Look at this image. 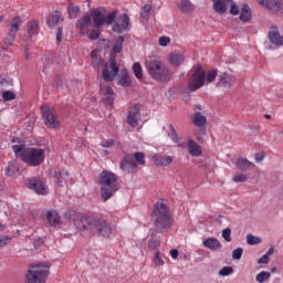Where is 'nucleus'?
I'll return each instance as SVG.
<instances>
[{"mask_svg":"<svg viewBox=\"0 0 283 283\" xmlns=\"http://www.w3.org/2000/svg\"><path fill=\"white\" fill-rule=\"evenodd\" d=\"M268 36L272 45H275L276 48H282L283 36L280 34V30L277 29V27L275 25L271 27L268 33Z\"/></svg>","mask_w":283,"mask_h":283,"instance_id":"f3484780","label":"nucleus"},{"mask_svg":"<svg viewBox=\"0 0 283 283\" xmlns=\"http://www.w3.org/2000/svg\"><path fill=\"white\" fill-rule=\"evenodd\" d=\"M169 43H171V38H169V36H160L159 38V45L161 48H167L169 45Z\"/></svg>","mask_w":283,"mask_h":283,"instance_id":"864d4df0","label":"nucleus"},{"mask_svg":"<svg viewBox=\"0 0 283 283\" xmlns=\"http://www.w3.org/2000/svg\"><path fill=\"white\" fill-rule=\"evenodd\" d=\"M46 220L51 227H59L61 224V216L54 210H50L46 213Z\"/></svg>","mask_w":283,"mask_h":283,"instance_id":"cd10ccee","label":"nucleus"},{"mask_svg":"<svg viewBox=\"0 0 283 283\" xmlns=\"http://www.w3.org/2000/svg\"><path fill=\"white\" fill-rule=\"evenodd\" d=\"M133 72L138 81H143V66L140 65V63L135 62L133 64Z\"/></svg>","mask_w":283,"mask_h":283,"instance_id":"ea45409f","label":"nucleus"},{"mask_svg":"<svg viewBox=\"0 0 283 283\" xmlns=\"http://www.w3.org/2000/svg\"><path fill=\"white\" fill-rule=\"evenodd\" d=\"M273 253H275V249H274V248H270V249L266 251L265 255H268V258H269V255H273Z\"/></svg>","mask_w":283,"mask_h":283,"instance_id":"774afa93","label":"nucleus"},{"mask_svg":"<svg viewBox=\"0 0 283 283\" xmlns=\"http://www.w3.org/2000/svg\"><path fill=\"white\" fill-rule=\"evenodd\" d=\"M91 19H93V27L96 29L103 28V25H112L116 21V11H112L105 14V9H96L90 12Z\"/></svg>","mask_w":283,"mask_h":283,"instance_id":"6e6552de","label":"nucleus"},{"mask_svg":"<svg viewBox=\"0 0 283 283\" xmlns=\"http://www.w3.org/2000/svg\"><path fill=\"white\" fill-rule=\"evenodd\" d=\"M137 168L138 164H136V160L134 159L133 155L124 156L119 164V169H122V171H126V174H134V171H136Z\"/></svg>","mask_w":283,"mask_h":283,"instance_id":"ddd939ff","label":"nucleus"},{"mask_svg":"<svg viewBox=\"0 0 283 283\" xmlns=\"http://www.w3.org/2000/svg\"><path fill=\"white\" fill-rule=\"evenodd\" d=\"M248 177L244 174H239L233 177L234 182H247Z\"/></svg>","mask_w":283,"mask_h":283,"instance_id":"6e6d98bb","label":"nucleus"},{"mask_svg":"<svg viewBox=\"0 0 283 283\" xmlns=\"http://www.w3.org/2000/svg\"><path fill=\"white\" fill-rule=\"evenodd\" d=\"M178 8L182 14H189L193 12V4L189 0H181Z\"/></svg>","mask_w":283,"mask_h":283,"instance_id":"c756f323","label":"nucleus"},{"mask_svg":"<svg viewBox=\"0 0 283 283\" xmlns=\"http://www.w3.org/2000/svg\"><path fill=\"white\" fill-rule=\"evenodd\" d=\"M99 90L103 103H105V105H112L114 103V98H116L114 90L107 85L103 86V84L99 85Z\"/></svg>","mask_w":283,"mask_h":283,"instance_id":"a211bd4d","label":"nucleus"},{"mask_svg":"<svg viewBox=\"0 0 283 283\" xmlns=\"http://www.w3.org/2000/svg\"><path fill=\"white\" fill-rule=\"evenodd\" d=\"M167 135L169 136L170 140L175 143L178 147H181L185 149V147H188L190 156H195L196 158H199V156L202 154V147L196 143L193 139H188V145L185 142H180V137H178V132H176V128L174 127V124L168 125Z\"/></svg>","mask_w":283,"mask_h":283,"instance_id":"423d86ee","label":"nucleus"},{"mask_svg":"<svg viewBox=\"0 0 283 283\" xmlns=\"http://www.w3.org/2000/svg\"><path fill=\"white\" fill-rule=\"evenodd\" d=\"M99 187L102 199L107 202L120 189V180L116 174L104 170L99 175Z\"/></svg>","mask_w":283,"mask_h":283,"instance_id":"20e7f679","label":"nucleus"},{"mask_svg":"<svg viewBox=\"0 0 283 283\" xmlns=\"http://www.w3.org/2000/svg\"><path fill=\"white\" fill-rule=\"evenodd\" d=\"M138 120H140V105L135 104L128 109L127 123L130 127H138Z\"/></svg>","mask_w":283,"mask_h":283,"instance_id":"4468645a","label":"nucleus"},{"mask_svg":"<svg viewBox=\"0 0 283 283\" xmlns=\"http://www.w3.org/2000/svg\"><path fill=\"white\" fill-rule=\"evenodd\" d=\"M56 41L57 43H61L63 41V28L61 27L57 28Z\"/></svg>","mask_w":283,"mask_h":283,"instance_id":"680f3d73","label":"nucleus"},{"mask_svg":"<svg viewBox=\"0 0 283 283\" xmlns=\"http://www.w3.org/2000/svg\"><path fill=\"white\" fill-rule=\"evenodd\" d=\"M153 222L157 229L167 231L172 224L171 212L169 211V205L167 200L159 199L153 207L151 212Z\"/></svg>","mask_w":283,"mask_h":283,"instance_id":"7ed1b4c3","label":"nucleus"},{"mask_svg":"<svg viewBox=\"0 0 283 283\" xmlns=\"http://www.w3.org/2000/svg\"><path fill=\"white\" fill-rule=\"evenodd\" d=\"M50 67V56H45V62L42 67L43 74H48V69Z\"/></svg>","mask_w":283,"mask_h":283,"instance_id":"052dcab7","label":"nucleus"},{"mask_svg":"<svg viewBox=\"0 0 283 283\" xmlns=\"http://www.w3.org/2000/svg\"><path fill=\"white\" fill-rule=\"evenodd\" d=\"M255 160H256V163H262V160H264V155H262V154H256V155H255Z\"/></svg>","mask_w":283,"mask_h":283,"instance_id":"338daca9","label":"nucleus"},{"mask_svg":"<svg viewBox=\"0 0 283 283\" xmlns=\"http://www.w3.org/2000/svg\"><path fill=\"white\" fill-rule=\"evenodd\" d=\"M78 10H80V8L77 6H74L71 3L67 8L70 19H74V17H76V14H78Z\"/></svg>","mask_w":283,"mask_h":283,"instance_id":"de8ad7c7","label":"nucleus"},{"mask_svg":"<svg viewBox=\"0 0 283 283\" xmlns=\"http://www.w3.org/2000/svg\"><path fill=\"white\" fill-rule=\"evenodd\" d=\"M51 176H53L57 187H64V185L67 182V178L70 177V172L67 170H54V172H51Z\"/></svg>","mask_w":283,"mask_h":283,"instance_id":"aec40b11","label":"nucleus"},{"mask_svg":"<svg viewBox=\"0 0 283 283\" xmlns=\"http://www.w3.org/2000/svg\"><path fill=\"white\" fill-rule=\"evenodd\" d=\"M247 243L250 244L251 247H253L255 244H262V239H260L259 237H255L253 234H248Z\"/></svg>","mask_w":283,"mask_h":283,"instance_id":"37998d69","label":"nucleus"},{"mask_svg":"<svg viewBox=\"0 0 283 283\" xmlns=\"http://www.w3.org/2000/svg\"><path fill=\"white\" fill-rule=\"evenodd\" d=\"M118 84L122 85V87H129V85H132V80L129 78V73L127 70H122Z\"/></svg>","mask_w":283,"mask_h":283,"instance_id":"473e14b6","label":"nucleus"},{"mask_svg":"<svg viewBox=\"0 0 283 283\" xmlns=\"http://www.w3.org/2000/svg\"><path fill=\"white\" fill-rule=\"evenodd\" d=\"M12 149L17 158H21L30 167H39L45 160V149L25 148V140L22 138L12 139Z\"/></svg>","mask_w":283,"mask_h":283,"instance_id":"f257e3e1","label":"nucleus"},{"mask_svg":"<svg viewBox=\"0 0 283 283\" xmlns=\"http://www.w3.org/2000/svg\"><path fill=\"white\" fill-rule=\"evenodd\" d=\"M195 136L198 143H205V136H207V127H200L196 133Z\"/></svg>","mask_w":283,"mask_h":283,"instance_id":"a19ab883","label":"nucleus"},{"mask_svg":"<svg viewBox=\"0 0 283 283\" xmlns=\"http://www.w3.org/2000/svg\"><path fill=\"white\" fill-rule=\"evenodd\" d=\"M222 238L226 240V242H231V229L226 228L222 230Z\"/></svg>","mask_w":283,"mask_h":283,"instance_id":"5fc2aeb1","label":"nucleus"},{"mask_svg":"<svg viewBox=\"0 0 283 283\" xmlns=\"http://www.w3.org/2000/svg\"><path fill=\"white\" fill-rule=\"evenodd\" d=\"M242 253H244V250L242 248H238L232 251V260H242Z\"/></svg>","mask_w":283,"mask_h":283,"instance_id":"603ef678","label":"nucleus"},{"mask_svg":"<svg viewBox=\"0 0 283 283\" xmlns=\"http://www.w3.org/2000/svg\"><path fill=\"white\" fill-rule=\"evenodd\" d=\"M178 255H179L178 249L170 250V256L172 258V260H177Z\"/></svg>","mask_w":283,"mask_h":283,"instance_id":"0e129e2a","label":"nucleus"},{"mask_svg":"<svg viewBox=\"0 0 283 283\" xmlns=\"http://www.w3.org/2000/svg\"><path fill=\"white\" fill-rule=\"evenodd\" d=\"M19 28H21V18L15 17L12 20L9 36L4 41L6 45H12V43H14V39L17 36V32H19Z\"/></svg>","mask_w":283,"mask_h":283,"instance_id":"dca6fc26","label":"nucleus"},{"mask_svg":"<svg viewBox=\"0 0 283 283\" xmlns=\"http://www.w3.org/2000/svg\"><path fill=\"white\" fill-rule=\"evenodd\" d=\"M102 147H104L105 149L112 147L114 145V139H106L102 142Z\"/></svg>","mask_w":283,"mask_h":283,"instance_id":"bf43d9fd","label":"nucleus"},{"mask_svg":"<svg viewBox=\"0 0 283 283\" xmlns=\"http://www.w3.org/2000/svg\"><path fill=\"white\" fill-rule=\"evenodd\" d=\"M192 124L195 127H207V116L200 112H195L191 117Z\"/></svg>","mask_w":283,"mask_h":283,"instance_id":"bb28decb","label":"nucleus"},{"mask_svg":"<svg viewBox=\"0 0 283 283\" xmlns=\"http://www.w3.org/2000/svg\"><path fill=\"white\" fill-rule=\"evenodd\" d=\"M218 77V70H210L207 75H206V81L207 83H213V81H216V78Z\"/></svg>","mask_w":283,"mask_h":283,"instance_id":"c03bdc74","label":"nucleus"},{"mask_svg":"<svg viewBox=\"0 0 283 283\" xmlns=\"http://www.w3.org/2000/svg\"><path fill=\"white\" fill-rule=\"evenodd\" d=\"M85 224L80 228V231L87 229L94 235H101L102 238H109L112 233V227L107 223V220L98 216H90L85 218Z\"/></svg>","mask_w":283,"mask_h":283,"instance_id":"39448f33","label":"nucleus"},{"mask_svg":"<svg viewBox=\"0 0 283 283\" xmlns=\"http://www.w3.org/2000/svg\"><path fill=\"white\" fill-rule=\"evenodd\" d=\"M132 156H133L137 167H138V165H145V154H143V153H135Z\"/></svg>","mask_w":283,"mask_h":283,"instance_id":"a18cd8bd","label":"nucleus"},{"mask_svg":"<svg viewBox=\"0 0 283 283\" xmlns=\"http://www.w3.org/2000/svg\"><path fill=\"white\" fill-rule=\"evenodd\" d=\"M169 62L174 67H180L185 63V53L178 51L172 52L169 56Z\"/></svg>","mask_w":283,"mask_h":283,"instance_id":"a878e982","label":"nucleus"},{"mask_svg":"<svg viewBox=\"0 0 283 283\" xmlns=\"http://www.w3.org/2000/svg\"><path fill=\"white\" fill-rule=\"evenodd\" d=\"M235 84V76L224 72L219 74L217 87H224L226 90H231Z\"/></svg>","mask_w":283,"mask_h":283,"instance_id":"2eb2a0df","label":"nucleus"},{"mask_svg":"<svg viewBox=\"0 0 283 283\" xmlns=\"http://www.w3.org/2000/svg\"><path fill=\"white\" fill-rule=\"evenodd\" d=\"M92 14L90 12L85 13L82 19L77 20L76 28L81 31V34H85L90 28H92Z\"/></svg>","mask_w":283,"mask_h":283,"instance_id":"6ab92c4d","label":"nucleus"},{"mask_svg":"<svg viewBox=\"0 0 283 283\" xmlns=\"http://www.w3.org/2000/svg\"><path fill=\"white\" fill-rule=\"evenodd\" d=\"M55 85H56V87H63V78L56 77Z\"/></svg>","mask_w":283,"mask_h":283,"instance_id":"69168bd1","label":"nucleus"},{"mask_svg":"<svg viewBox=\"0 0 283 283\" xmlns=\"http://www.w3.org/2000/svg\"><path fill=\"white\" fill-rule=\"evenodd\" d=\"M251 8L249 7V4H243L242 9H241V14L239 17L240 21H242L243 23H247L248 21H251Z\"/></svg>","mask_w":283,"mask_h":283,"instance_id":"2f4dec72","label":"nucleus"},{"mask_svg":"<svg viewBox=\"0 0 283 283\" xmlns=\"http://www.w3.org/2000/svg\"><path fill=\"white\" fill-rule=\"evenodd\" d=\"M153 13L154 9L151 8V4H146L142 8L140 17L147 21Z\"/></svg>","mask_w":283,"mask_h":283,"instance_id":"4c0bfd02","label":"nucleus"},{"mask_svg":"<svg viewBox=\"0 0 283 283\" xmlns=\"http://www.w3.org/2000/svg\"><path fill=\"white\" fill-rule=\"evenodd\" d=\"M255 280L258 283L269 282L271 280V272L262 271L256 274Z\"/></svg>","mask_w":283,"mask_h":283,"instance_id":"e433bc0d","label":"nucleus"},{"mask_svg":"<svg viewBox=\"0 0 283 283\" xmlns=\"http://www.w3.org/2000/svg\"><path fill=\"white\" fill-rule=\"evenodd\" d=\"M119 67L116 65V60H109V63L105 64L102 71V78L107 82L114 81L116 78V74L119 72Z\"/></svg>","mask_w":283,"mask_h":283,"instance_id":"9b49d317","label":"nucleus"},{"mask_svg":"<svg viewBox=\"0 0 283 283\" xmlns=\"http://www.w3.org/2000/svg\"><path fill=\"white\" fill-rule=\"evenodd\" d=\"M12 238H14V237L0 235V249L10 244V242H12Z\"/></svg>","mask_w":283,"mask_h":283,"instance_id":"8fccbe9b","label":"nucleus"},{"mask_svg":"<svg viewBox=\"0 0 283 283\" xmlns=\"http://www.w3.org/2000/svg\"><path fill=\"white\" fill-rule=\"evenodd\" d=\"M202 244L206 249H209L210 251H220L222 249V243L218 238H207L202 241Z\"/></svg>","mask_w":283,"mask_h":283,"instance_id":"4be33fe9","label":"nucleus"},{"mask_svg":"<svg viewBox=\"0 0 283 283\" xmlns=\"http://www.w3.org/2000/svg\"><path fill=\"white\" fill-rule=\"evenodd\" d=\"M61 21H63V18L61 17V13H59V12L51 13L46 19V23H48L49 28H56V25H59V23H61Z\"/></svg>","mask_w":283,"mask_h":283,"instance_id":"c85d7f7f","label":"nucleus"},{"mask_svg":"<svg viewBox=\"0 0 283 283\" xmlns=\"http://www.w3.org/2000/svg\"><path fill=\"white\" fill-rule=\"evenodd\" d=\"M85 34L88 36V39L91 40V41H96V39H98V36H101V32H98V30L97 29H93V30H87L86 32H85Z\"/></svg>","mask_w":283,"mask_h":283,"instance_id":"49530a36","label":"nucleus"},{"mask_svg":"<svg viewBox=\"0 0 283 283\" xmlns=\"http://www.w3.org/2000/svg\"><path fill=\"white\" fill-rule=\"evenodd\" d=\"M25 187H28V189H32L40 196L48 195V186H45V182L41 181L40 179H27Z\"/></svg>","mask_w":283,"mask_h":283,"instance_id":"f8f14e48","label":"nucleus"},{"mask_svg":"<svg viewBox=\"0 0 283 283\" xmlns=\"http://www.w3.org/2000/svg\"><path fill=\"white\" fill-rule=\"evenodd\" d=\"M91 56H92V63H93L94 70L99 71L101 70V65H103V59L96 56V52L95 51H93L91 53Z\"/></svg>","mask_w":283,"mask_h":283,"instance_id":"58836bf2","label":"nucleus"},{"mask_svg":"<svg viewBox=\"0 0 283 283\" xmlns=\"http://www.w3.org/2000/svg\"><path fill=\"white\" fill-rule=\"evenodd\" d=\"M231 273H233V268L231 266H224L219 271V275H221L222 277H227L231 275Z\"/></svg>","mask_w":283,"mask_h":283,"instance_id":"3c124183","label":"nucleus"},{"mask_svg":"<svg viewBox=\"0 0 283 283\" xmlns=\"http://www.w3.org/2000/svg\"><path fill=\"white\" fill-rule=\"evenodd\" d=\"M205 81H206V73L202 70L201 65H197L188 81V87L190 92H196L200 90V87L205 85Z\"/></svg>","mask_w":283,"mask_h":283,"instance_id":"1a4fd4ad","label":"nucleus"},{"mask_svg":"<svg viewBox=\"0 0 283 283\" xmlns=\"http://www.w3.org/2000/svg\"><path fill=\"white\" fill-rule=\"evenodd\" d=\"M19 171V165L15 160L9 161L8 167L6 168V174L9 178H14Z\"/></svg>","mask_w":283,"mask_h":283,"instance_id":"7c9ffc66","label":"nucleus"},{"mask_svg":"<svg viewBox=\"0 0 283 283\" xmlns=\"http://www.w3.org/2000/svg\"><path fill=\"white\" fill-rule=\"evenodd\" d=\"M127 28H129V15H127V13H124L122 15V22H116L112 30L113 32H116L117 34H123V32H125L127 30Z\"/></svg>","mask_w":283,"mask_h":283,"instance_id":"412c9836","label":"nucleus"},{"mask_svg":"<svg viewBox=\"0 0 283 283\" xmlns=\"http://www.w3.org/2000/svg\"><path fill=\"white\" fill-rule=\"evenodd\" d=\"M228 8H230V14H232V17H238V14H240V8H238L235 1L229 0Z\"/></svg>","mask_w":283,"mask_h":283,"instance_id":"79ce46f5","label":"nucleus"},{"mask_svg":"<svg viewBox=\"0 0 283 283\" xmlns=\"http://www.w3.org/2000/svg\"><path fill=\"white\" fill-rule=\"evenodd\" d=\"M251 161H249V159H244L241 158L237 161V167L241 170V171H249V169H251Z\"/></svg>","mask_w":283,"mask_h":283,"instance_id":"f704fd0d","label":"nucleus"},{"mask_svg":"<svg viewBox=\"0 0 283 283\" xmlns=\"http://www.w3.org/2000/svg\"><path fill=\"white\" fill-rule=\"evenodd\" d=\"M213 10L217 14H227V10H229V0H213Z\"/></svg>","mask_w":283,"mask_h":283,"instance_id":"b1692460","label":"nucleus"},{"mask_svg":"<svg viewBox=\"0 0 283 283\" xmlns=\"http://www.w3.org/2000/svg\"><path fill=\"white\" fill-rule=\"evenodd\" d=\"M154 160L158 167H169L174 163V157L167 155H155Z\"/></svg>","mask_w":283,"mask_h":283,"instance_id":"393cba45","label":"nucleus"},{"mask_svg":"<svg viewBox=\"0 0 283 283\" xmlns=\"http://www.w3.org/2000/svg\"><path fill=\"white\" fill-rule=\"evenodd\" d=\"M154 262L156 266H163V264H165V261H163V258H160V252H156L154 256Z\"/></svg>","mask_w":283,"mask_h":283,"instance_id":"4d7b16f0","label":"nucleus"},{"mask_svg":"<svg viewBox=\"0 0 283 283\" xmlns=\"http://www.w3.org/2000/svg\"><path fill=\"white\" fill-rule=\"evenodd\" d=\"M41 112L46 127H49L50 129H56V127L61 125L59 117H56V113L52 108H50L49 106H42Z\"/></svg>","mask_w":283,"mask_h":283,"instance_id":"9d476101","label":"nucleus"},{"mask_svg":"<svg viewBox=\"0 0 283 283\" xmlns=\"http://www.w3.org/2000/svg\"><path fill=\"white\" fill-rule=\"evenodd\" d=\"M27 32L30 38L34 36V34H39V22L36 20L31 21L27 25Z\"/></svg>","mask_w":283,"mask_h":283,"instance_id":"72a5a7b5","label":"nucleus"},{"mask_svg":"<svg viewBox=\"0 0 283 283\" xmlns=\"http://www.w3.org/2000/svg\"><path fill=\"white\" fill-rule=\"evenodd\" d=\"M17 98V95L11 92V91H4L2 92V101L9 102V101H14Z\"/></svg>","mask_w":283,"mask_h":283,"instance_id":"09e8293b","label":"nucleus"},{"mask_svg":"<svg viewBox=\"0 0 283 283\" xmlns=\"http://www.w3.org/2000/svg\"><path fill=\"white\" fill-rule=\"evenodd\" d=\"M259 264H269V256L263 254L259 260H258Z\"/></svg>","mask_w":283,"mask_h":283,"instance_id":"e2e57ef3","label":"nucleus"},{"mask_svg":"<svg viewBox=\"0 0 283 283\" xmlns=\"http://www.w3.org/2000/svg\"><path fill=\"white\" fill-rule=\"evenodd\" d=\"M123 43H125V38L119 35L117 42L113 46L114 54H120V52H123Z\"/></svg>","mask_w":283,"mask_h":283,"instance_id":"c9c22d12","label":"nucleus"},{"mask_svg":"<svg viewBox=\"0 0 283 283\" xmlns=\"http://www.w3.org/2000/svg\"><path fill=\"white\" fill-rule=\"evenodd\" d=\"M146 72L153 81L167 83L174 78V72L161 60L156 56L147 57L145 61Z\"/></svg>","mask_w":283,"mask_h":283,"instance_id":"f03ea898","label":"nucleus"},{"mask_svg":"<svg viewBox=\"0 0 283 283\" xmlns=\"http://www.w3.org/2000/svg\"><path fill=\"white\" fill-rule=\"evenodd\" d=\"M50 275V266L45 263L31 265L25 274L27 283H45Z\"/></svg>","mask_w":283,"mask_h":283,"instance_id":"0eeeda50","label":"nucleus"},{"mask_svg":"<svg viewBox=\"0 0 283 283\" xmlns=\"http://www.w3.org/2000/svg\"><path fill=\"white\" fill-rule=\"evenodd\" d=\"M158 247H160V240L158 239H151L148 242V249H158Z\"/></svg>","mask_w":283,"mask_h":283,"instance_id":"13d9d810","label":"nucleus"},{"mask_svg":"<svg viewBox=\"0 0 283 283\" xmlns=\"http://www.w3.org/2000/svg\"><path fill=\"white\" fill-rule=\"evenodd\" d=\"M260 6H264L268 10H272L273 12H277L280 8H282V2L280 0H256Z\"/></svg>","mask_w":283,"mask_h":283,"instance_id":"5701e85b","label":"nucleus"}]
</instances>
